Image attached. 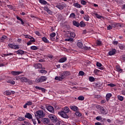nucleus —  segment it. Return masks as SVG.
<instances>
[{"label": "nucleus", "mask_w": 125, "mask_h": 125, "mask_svg": "<svg viewBox=\"0 0 125 125\" xmlns=\"http://www.w3.org/2000/svg\"><path fill=\"white\" fill-rule=\"evenodd\" d=\"M47 57L49 59H52L53 58V56L52 55L49 54V55H48Z\"/></svg>", "instance_id": "obj_59"}, {"label": "nucleus", "mask_w": 125, "mask_h": 125, "mask_svg": "<svg viewBox=\"0 0 125 125\" xmlns=\"http://www.w3.org/2000/svg\"><path fill=\"white\" fill-rule=\"evenodd\" d=\"M65 37L67 39H64L65 42H73V39L75 37V34L74 32H71V31H67L66 34H65Z\"/></svg>", "instance_id": "obj_2"}, {"label": "nucleus", "mask_w": 125, "mask_h": 125, "mask_svg": "<svg viewBox=\"0 0 125 125\" xmlns=\"http://www.w3.org/2000/svg\"><path fill=\"white\" fill-rule=\"evenodd\" d=\"M79 101H83L84 100V97H83V96H80L78 97V98H77Z\"/></svg>", "instance_id": "obj_41"}, {"label": "nucleus", "mask_w": 125, "mask_h": 125, "mask_svg": "<svg viewBox=\"0 0 125 125\" xmlns=\"http://www.w3.org/2000/svg\"><path fill=\"white\" fill-rule=\"evenodd\" d=\"M35 89H39V90H42V92H45V89L44 88H42V87H41L38 86H36L35 87Z\"/></svg>", "instance_id": "obj_24"}, {"label": "nucleus", "mask_w": 125, "mask_h": 125, "mask_svg": "<svg viewBox=\"0 0 125 125\" xmlns=\"http://www.w3.org/2000/svg\"><path fill=\"white\" fill-rule=\"evenodd\" d=\"M94 15H95V16H96V18L98 19H101L102 18H103L104 19V17L102 16H100L99 15H98L97 13H93Z\"/></svg>", "instance_id": "obj_30"}, {"label": "nucleus", "mask_w": 125, "mask_h": 125, "mask_svg": "<svg viewBox=\"0 0 125 125\" xmlns=\"http://www.w3.org/2000/svg\"><path fill=\"white\" fill-rule=\"evenodd\" d=\"M117 99L120 101L122 102L124 100V97H122V96L119 95L117 96Z\"/></svg>", "instance_id": "obj_36"}, {"label": "nucleus", "mask_w": 125, "mask_h": 125, "mask_svg": "<svg viewBox=\"0 0 125 125\" xmlns=\"http://www.w3.org/2000/svg\"><path fill=\"white\" fill-rule=\"evenodd\" d=\"M96 66L97 67H99V69L100 70H104V67L103 65V64H102V63H100L99 62H97L96 63Z\"/></svg>", "instance_id": "obj_19"}, {"label": "nucleus", "mask_w": 125, "mask_h": 125, "mask_svg": "<svg viewBox=\"0 0 125 125\" xmlns=\"http://www.w3.org/2000/svg\"><path fill=\"white\" fill-rule=\"evenodd\" d=\"M15 92L12 90H6V91L4 92L3 94L7 96L11 95L12 94H14Z\"/></svg>", "instance_id": "obj_11"}, {"label": "nucleus", "mask_w": 125, "mask_h": 125, "mask_svg": "<svg viewBox=\"0 0 125 125\" xmlns=\"http://www.w3.org/2000/svg\"><path fill=\"white\" fill-rule=\"evenodd\" d=\"M56 36V34L55 32H53L50 34V37H55Z\"/></svg>", "instance_id": "obj_53"}, {"label": "nucleus", "mask_w": 125, "mask_h": 125, "mask_svg": "<svg viewBox=\"0 0 125 125\" xmlns=\"http://www.w3.org/2000/svg\"><path fill=\"white\" fill-rule=\"evenodd\" d=\"M13 54L12 53H10L9 54H5L4 56H13Z\"/></svg>", "instance_id": "obj_58"}, {"label": "nucleus", "mask_w": 125, "mask_h": 125, "mask_svg": "<svg viewBox=\"0 0 125 125\" xmlns=\"http://www.w3.org/2000/svg\"><path fill=\"white\" fill-rule=\"evenodd\" d=\"M77 46H78L80 48H82L83 47V43L81 42H79L78 43H77Z\"/></svg>", "instance_id": "obj_37"}, {"label": "nucleus", "mask_w": 125, "mask_h": 125, "mask_svg": "<svg viewBox=\"0 0 125 125\" xmlns=\"http://www.w3.org/2000/svg\"><path fill=\"white\" fill-rule=\"evenodd\" d=\"M117 27H123V26L120 23H117Z\"/></svg>", "instance_id": "obj_61"}, {"label": "nucleus", "mask_w": 125, "mask_h": 125, "mask_svg": "<svg viewBox=\"0 0 125 125\" xmlns=\"http://www.w3.org/2000/svg\"><path fill=\"white\" fill-rule=\"evenodd\" d=\"M30 49L32 50H37L38 49V47L36 46H32L30 47Z\"/></svg>", "instance_id": "obj_38"}, {"label": "nucleus", "mask_w": 125, "mask_h": 125, "mask_svg": "<svg viewBox=\"0 0 125 125\" xmlns=\"http://www.w3.org/2000/svg\"><path fill=\"white\" fill-rule=\"evenodd\" d=\"M8 45L9 46L10 48H12L13 49L17 50L19 48V46L18 45H14L11 43H9V45Z\"/></svg>", "instance_id": "obj_12"}, {"label": "nucleus", "mask_w": 125, "mask_h": 125, "mask_svg": "<svg viewBox=\"0 0 125 125\" xmlns=\"http://www.w3.org/2000/svg\"><path fill=\"white\" fill-rule=\"evenodd\" d=\"M73 24L77 27H79L80 26V23H79L78 21H73Z\"/></svg>", "instance_id": "obj_27"}, {"label": "nucleus", "mask_w": 125, "mask_h": 125, "mask_svg": "<svg viewBox=\"0 0 125 125\" xmlns=\"http://www.w3.org/2000/svg\"><path fill=\"white\" fill-rule=\"evenodd\" d=\"M55 123L57 125H60L61 124V122L59 121L58 120V121H57Z\"/></svg>", "instance_id": "obj_60"}, {"label": "nucleus", "mask_w": 125, "mask_h": 125, "mask_svg": "<svg viewBox=\"0 0 125 125\" xmlns=\"http://www.w3.org/2000/svg\"><path fill=\"white\" fill-rule=\"evenodd\" d=\"M95 79L93 77L90 76L89 77V81H90L91 82H93L95 81Z\"/></svg>", "instance_id": "obj_42"}, {"label": "nucleus", "mask_w": 125, "mask_h": 125, "mask_svg": "<svg viewBox=\"0 0 125 125\" xmlns=\"http://www.w3.org/2000/svg\"><path fill=\"white\" fill-rule=\"evenodd\" d=\"M40 73L41 74H46V71L45 70H41L40 71Z\"/></svg>", "instance_id": "obj_51"}, {"label": "nucleus", "mask_w": 125, "mask_h": 125, "mask_svg": "<svg viewBox=\"0 0 125 125\" xmlns=\"http://www.w3.org/2000/svg\"><path fill=\"white\" fill-rule=\"evenodd\" d=\"M39 2L40 3L43 5H46V4L49 5L48 3H47V2L45 0H39Z\"/></svg>", "instance_id": "obj_26"}, {"label": "nucleus", "mask_w": 125, "mask_h": 125, "mask_svg": "<svg viewBox=\"0 0 125 125\" xmlns=\"http://www.w3.org/2000/svg\"><path fill=\"white\" fill-rule=\"evenodd\" d=\"M32 122H33L34 125H36L37 124V121L36 119H32Z\"/></svg>", "instance_id": "obj_54"}, {"label": "nucleus", "mask_w": 125, "mask_h": 125, "mask_svg": "<svg viewBox=\"0 0 125 125\" xmlns=\"http://www.w3.org/2000/svg\"><path fill=\"white\" fill-rule=\"evenodd\" d=\"M28 79H27L25 77H22L21 78V81L22 82L27 83V82H28Z\"/></svg>", "instance_id": "obj_33"}, {"label": "nucleus", "mask_w": 125, "mask_h": 125, "mask_svg": "<svg viewBox=\"0 0 125 125\" xmlns=\"http://www.w3.org/2000/svg\"><path fill=\"white\" fill-rule=\"evenodd\" d=\"M102 117H100V116H97L96 118L97 121H101L102 120Z\"/></svg>", "instance_id": "obj_57"}, {"label": "nucleus", "mask_w": 125, "mask_h": 125, "mask_svg": "<svg viewBox=\"0 0 125 125\" xmlns=\"http://www.w3.org/2000/svg\"><path fill=\"white\" fill-rule=\"evenodd\" d=\"M113 29V27L111 25H109L107 27V30H110Z\"/></svg>", "instance_id": "obj_52"}, {"label": "nucleus", "mask_w": 125, "mask_h": 125, "mask_svg": "<svg viewBox=\"0 0 125 125\" xmlns=\"http://www.w3.org/2000/svg\"><path fill=\"white\" fill-rule=\"evenodd\" d=\"M105 103H106V100H101V104H105Z\"/></svg>", "instance_id": "obj_63"}, {"label": "nucleus", "mask_w": 125, "mask_h": 125, "mask_svg": "<svg viewBox=\"0 0 125 125\" xmlns=\"http://www.w3.org/2000/svg\"><path fill=\"white\" fill-rule=\"evenodd\" d=\"M42 122L44 124H48L50 123V120L49 118H44L42 119Z\"/></svg>", "instance_id": "obj_23"}, {"label": "nucleus", "mask_w": 125, "mask_h": 125, "mask_svg": "<svg viewBox=\"0 0 125 125\" xmlns=\"http://www.w3.org/2000/svg\"><path fill=\"white\" fill-rule=\"evenodd\" d=\"M107 85L111 87H113L115 86V85L114 83H109Z\"/></svg>", "instance_id": "obj_49"}, {"label": "nucleus", "mask_w": 125, "mask_h": 125, "mask_svg": "<svg viewBox=\"0 0 125 125\" xmlns=\"http://www.w3.org/2000/svg\"><path fill=\"white\" fill-rule=\"evenodd\" d=\"M111 97H112V94L111 93H107L106 95L105 96L107 102H108L109 101Z\"/></svg>", "instance_id": "obj_21"}, {"label": "nucleus", "mask_w": 125, "mask_h": 125, "mask_svg": "<svg viewBox=\"0 0 125 125\" xmlns=\"http://www.w3.org/2000/svg\"><path fill=\"white\" fill-rule=\"evenodd\" d=\"M35 115V117H36V118L41 119L43 117L44 114H43V111L39 110V111H36Z\"/></svg>", "instance_id": "obj_5"}, {"label": "nucleus", "mask_w": 125, "mask_h": 125, "mask_svg": "<svg viewBox=\"0 0 125 125\" xmlns=\"http://www.w3.org/2000/svg\"><path fill=\"white\" fill-rule=\"evenodd\" d=\"M34 67H35L36 69H42V64L39 63H36L34 65Z\"/></svg>", "instance_id": "obj_18"}, {"label": "nucleus", "mask_w": 125, "mask_h": 125, "mask_svg": "<svg viewBox=\"0 0 125 125\" xmlns=\"http://www.w3.org/2000/svg\"><path fill=\"white\" fill-rule=\"evenodd\" d=\"M96 43L97 46H102V42L100 41L99 40H97L96 41Z\"/></svg>", "instance_id": "obj_31"}, {"label": "nucleus", "mask_w": 125, "mask_h": 125, "mask_svg": "<svg viewBox=\"0 0 125 125\" xmlns=\"http://www.w3.org/2000/svg\"><path fill=\"white\" fill-rule=\"evenodd\" d=\"M89 18L90 17L88 15H85L83 17V19L87 21H89Z\"/></svg>", "instance_id": "obj_35"}, {"label": "nucleus", "mask_w": 125, "mask_h": 125, "mask_svg": "<svg viewBox=\"0 0 125 125\" xmlns=\"http://www.w3.org/2000/svg\"><path fill=\"white\" fill-rule=\"evenodd\" d=\"M69 108L68 107H64L62 108V111L59 112L58 114L61 117L64 119H68L69 116L67 115V113H69Z\"/></svg>", "instance_id": "obj_1"}, {"label": "nucleus", "mask_w": 125, "mask_h": 125, "mask_svg": "<svg viewBox=\"0 0 125 125\" xmlns=\"http://www.w3.org/2000/svg\"><path fill=\"white\" fill-rule=\"evenodd\" d=\"M75 17H76V15L72 13H71L69 16V18H73V19H75Z\"/></svg>", "instance_id": "obj_39"}, {"label": "nucleus", "mask_w": 125, "mask_h": 125, "mask_svg": "<svg viewBox=\"0 0 125 125\" xmlns=\"http://www.w3.org/2000/svg\"><path fill=\"white\" fill-rule=\"evenodd\" d=\"M116 69L117 70V71H118L120 73H122V72H123V70L120 68L119 66L117 65L116 67Z\"/></svg>", "instance_id": "obj_25"}, {"label": "nucleus", "mask_w": 125, "mask_h": 125, "mask_svg": "<svg viewBox=\"0 0 125 125\" xmlns=\"http://www.w3.org/2000/svg\"><path fill=\"white\" fill-rule=\"evenodd\" d=\"M56 7L61 10H62L64 9V7H66V4L62 5L61 3H59L56 5Z\"/></svg>", "instance_id": "obj_9"}, {"label": "nucleus", "mask_w": 125, "mask_h": 125, "mask_svg": "<svg viewBox=\"0 0 125 125\" xmlns=\"http://www.w3.org/2000/svg\"><path fill=\"white\" fill-rule=\"evenodd\" d=\"M101 97V96H100V95H96L95 96V99H100Z\"/></svg>", "instance_id": "obj_56"}, {"label": "nucleus", "mask_w": 125, "mask_h": 125, "mask_svg": "<svg viewBox=\"0 0 125 125\" xmlns=\"http://www.w3.org/2000/svg\"><path fill=\"white\" fill-rule=\"evenodd\" d=\"M48 118H50L53 123H56L58 122V119L57 116L54 114H49Z\"/></svg>", "instance_id": "obj_6"}, {"label": "nucleus", "mask_w": 125, "mask_h": 125, "mask_svg": "<svg viewBox=\"0 0 125 125\" xmlns=\"http://www.w3.org/2000/svg\"><path fill=\"white\" fill-rule=\"evenodd\" d=\"M25 118L24 117H20L18 118V121H24Z\"/></svg>", "instance_id": "obj_48"}, {"label": "nucleus", "mask_w": 125, "mask_h": 125, "mask_svg": "<svg viewBox=\"0 0 125 125\" xmlns=\"http://www.w3.org/2000/svg\"><path fill=\"white\" fill-rule=\"evenodd\" d=\"M79 74L80 76H83V75H84L85 73L83 71H80L79 72Z\"/></svg>", "instance_id": "obj_47"}, {"label": "nucleus", "mask_w": 125, "mask_h": 125, "mask_svg": "<svg viewBox=\"0 0 125 125\" xmlns=\"http://www.w3.org/2000/svg\"><path fill=\"white\" fill-rule=\"evenodd\" d=\"M11 74L14 76H18L21 74H22V71H12L11 72Z\"/></svg>", "instance_id": "obj_13"}, {"label": "nucleus", "mask_w": 125, "mask_h": 125, "mask_svg": "<svg viewBox=\"0 0 125 125\" xmlns=\"http://www.w3.org/2000/svg\"><path fill=\"white\" fill-rule=\"evenodd\" d=\"M81 48L84 49V50H89L91 49V47H87L86 46H83Z\"/></svg>", "instance_id": "obj_34"}, {"label": "nucleus", "mask_w": 125, "mask_h": 125, "mask_svg": "<svg viewBox=\"0 0 125 125\" xmlns=\"http://www.w3.org/2000/svg\"><path fill=\"white\" fill-rule=\"evenodd\" d=\"M46 109L49 111V112L54 114L55 113V111H54V108L51 105H48L46 106Z\"/></svg>", "instance_id": "obj_8"}, {"label": "nucleus", "mask_w": 125, "mask_h": 125, "mask_svg": "<svg viewBox=\"0 0 125 125\" xmlns=\"http://www.w3.org/2000/svg\"><path fill=\"white\" fill-rule=\"evenodd\" d=\"M7 39V37L6 36H2V37L1 38V40L2 41H6V40Z\"/></svg>", "instance_id": "obj_45"}, {"label": "nucleus", "mask_w": 125, "mask_h": 125, "mask_svg": "<svg viewBox=\"0 0 125 125\" xmlns=\"http://www.w3.org/2000/svg\"><path fill=\"white\" fill-rule=\"evenodd\" d=\"M100 71L99 69H95L93 72L94 74L96 75H98Z\"/></svg>", "instance_id": "obj_46"}, {"label": "nucleus", "mask_w": 125, "mask_h": 125, "mask_svg": "<svg viewBox=\"0 0 125 125\" xmlns=\"http://www.w3.org/2000/svg\"><path fill=\"white\" fill-rule=\"evenodd\" d=\"M117 53V50L115 48H113L111 50L109 51L108 53V55L109 56H112L114 55Z\"/></svg>", "instance_id": "obj_10"}, {"label": "nucleus", "mask_w": 125, "mask_h": 125, "mask_svg": "<svg viewBox=\"0 0 125 125\" xmlns=\"http://www.w3.org/2000/svg\"><path fill=\"white\" fill-rule=\"evenodd\" d=\"M96 108L98 110H100V112L102 114H105V115L107 114V113L105 112V109H104V108L103 107L101 106V105H97L96 106Z\"/></svg>", "instance_id": "obj_7"}, {"label": "nucleus", "mask_w": 125, "mask_h": 125, "mask_svg": "<svg viewBox=\"0 0 125 125\" xmlns=\"http://www.w3.org/2000/svg\"><path fill=\"white\" fill-rule=\"evenodd\" d=\"M66 61H67V58H66V57H63V58H61V59L59 60V62H60V63H64V62H65Z\"/></svg>", "instance_id": "obj_22"}, {"label": "nucleus", "mask_w": 125, "mask_h": 125, "mask_svg": "<svg viewBox=\"0 0 125 125\" xmlns=\"http://www.w3.org/2000/svg\"><path fill=\"white\" fill-rule=\"evenodd\" d=\"M44 10L45 11H46L48 14H50V15H52V11H51L48 7H44Z\"/></svg>", "instance_id": "obj_16"}, {"label": "nucleus", "mask_w": 125, "mask_h": 125, "mask_svg": "<svg viewBox=\"0 0 125 125\" xmlns=\"http://www.w3.org/2000/svg\"><path fill=\"white\" fill-rule=\"evenodd\" d=\"M73 6H75L77 8H81V5L79 4L78 2L73 4Z\"/></svg>", "instance_id": "obj_29"}, {"label": "nucleus", "mask_w": 125, "mask_h": 125, "mask_svg": "<svg viewBox=\"0 0 125 125\" xmlns=\"http://www.w3.org/2000/svg\"><path fill=\"white\" fill-rule=\"evenodd\" d=\"M42 40L43 42H44L45 43H49V41L48 39H46V37H43L42 38Z\"/></svg>", "instance_id": "obj_32"}, {"label": "nucleus", "mask_w": 125, "mask_h": 125, "mask_svg": "<svg viewBox=\"0 0 125 125\" xmlns=\"http://www.w3.org/2000/svg\"><path fill=\"white\" fill-rule=\"evenodd\" d=\"M111 26H112V28H115L117 27V23H113L112 24H111Z\"/></svg>", "instance_id": "obj_55"}, {"label": "nucleus", "mask_w": 125, "mask_h": 125, "mask_svg": "<svg viewBox=\"0 0 125 125\" xmlns=\"http://www.w3.org/2000/svg\"><path fill=\"white\" fill-rule=\"evenodd\" d=\"M47 80L46 76H42L40 78H38L35 80L36 83H42V82H45Z\"/></svg>", "instance_id": "obj_4"}, {"label": "nucleus", "mask_w": 125, "mask_h": 125, "mask_svg": "<svg viewBox=\"0 0 125 125\" xmlns=\"http://www.w3.org/2000/svg\"><path fill=\"white\" fill-rule=\"evenodd\" d=\"M7 83H10L11 84H15L16 83V82H15L14 81H11L10 80H8Z\"/></svg>", "instance_id": "obj_40"}, {"label": "nucleus", "mask_w": 125, "mask_h": 125, "mask_svg": "<svg viewBox=\"0 0 125 125\" xmlns=\"http://www.w3.org/2000/svg\"><path fill=\"white\" fill-rule=\"evenodd\" d=\"M120 48L122 50H123L124 48V46L123 45H120Z\"/></svg>", "instance_id": "obj_64"}, {"label": "nucleus", "mask_w": 125, "mask_h": 125, "mask_svg": "<svg viewBox=\"0 0 125 125\" xmlns=\"http://www.w3.org/2000/svg\"><path fill=\"white\" fill-rule=\"evenodd\" d=\"M117 27H123V26L120 23H117Z\"/></svg>", "instance_id": "obj_62"}, {"label": "nucleus", "mask_w": 125, "mask_h": 125, "mask_svg": "<svg viewBox=\"0 0 125 125\" xmlns=\"http://www.w3.org/2000/svg\"><path fill=\"white\" fill-rule=\"evenodd\" d=\"M70 75V72L69 71H63L62 73L60 74L59 77L56 76L55 78V80L56 81H62L66 77Z\"/></svg>", "instance_id": "obj_3"}, {"label": "nucleus", "mask_w": 125, "mask_h": 125, "mask_svg": "<svg viewBox=\"0 0 125 125\" xmlns=\"http://www.w3.org/2000/svg\"><path fill=\"white\" fill-rule=\"evenodd\" d=\"M24 118H27L29 120L33 119L32 115L29 113H26V114L24 115Z\"/></svg>", "instance_id": "obj_20"}, {"label": "nucleus", "mask_w": 125, "mask_h": 125, "mask_svg": "<svg viewBox=\"0 0 125 125\" xmlns=\"http://www.w3.org/2000/svg\"><path fill=\"white\" fill-rule=\"evenodd\" d=\"M79 26H81V27H85L86 26V24L83 21H80V23H79Z\"/></svg>", "instance_id": "obj_28"}, {"label": "nucleus", "mask_w": 125, "mask_h": 125, "mask_svg": "<svg viewBox=\"0 0 125 125\" xmlns=\"http://www.w3.org/2000/svg\"><path fill=\"white\" fill-rule=\"evenodd\" d=\"M87 3V2L85 1L84 0H81V4L83 5H86Z\"/></svg>", "instance_id": "obj_43"}, {"label": "nucleus", "mask_w": 125, "mask_h": 125, "mask_svg": "<svg viewBox=\"0 0 125 125\" xmlns=\"http://www.w3.org/2000/svg\"><path fill=\"white\" fill-rule=\"evenodd\" d=\"M27 83H28L29 84H33V81L32 80H29V79H28L27 80Z\"/></svg>", "instance_id": "obj_50"}, {"label": "nucleus", "mask_w": 125, "mask_h": 125, "mask_svg": "<svg viewBox=\"0 0 125 125\" xmlns=\"http://www.w3.org/2000/svg\"><path fill=\"white\" fill-rule=\"evenodd\" d=\"M75 115L77 117H81L82 116V114L81 113H80L79 112H78V111H77L75 112Z\"/></svg>", "instance_id": "obj_44"}, {"label": "nucleus", "mask_w": 125, "mask_h": 125, "mask_svg": "<svg viewBox=\"0 0 125 125\" xmlns=\"http://www.w3.org/2000/svg\"><path fill=\"white\" fill-rule=\"evenodd\" d=\"M15 52L17 53L18 55H24V53H26L25 51L21 49H19L17 51H16Z\"/></svg>", "instance_id": "obj_15"}, {"label": "nucleus", "mask_w": 125, "mask_h": 125, "mask_svg": "<svg viewBox=\"0 0 125 125\" xmlns=\"http://www.w3.org/2000/svg\"><path fill=\"white\" fill-rule=\"evenodd\" d=\"M33 104L32 102L27 101L26 104L23 105V108H27L28 106H31Z\"/></svg>", "instance_id": "obj_14"}, {"label": "nucleus", "mask_w": 125, "mask_h": 125, "mask_svg": "<svg viewBox=\"0 0 125 125\" xmlns=\"http://www.w3.org/2000/svg\"><path fill=\"white\" fill-rule=\"evenodd\" d=\"M69 108H70V109L71 110H72L73 111H75V112H77L79 111V108L77 106H73V105H71Z\"/></svg>", "instance_id": "obj_17"}]
</instances>
